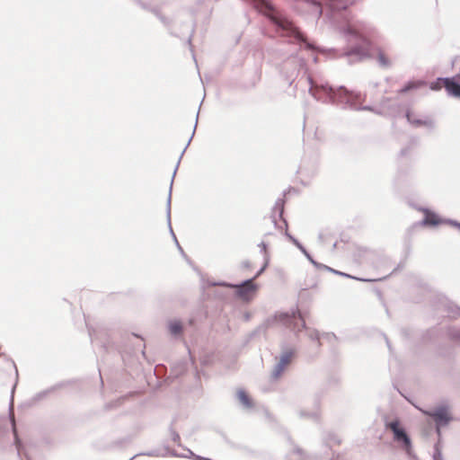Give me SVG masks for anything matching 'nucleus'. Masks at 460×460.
Returning a JSON list of instances; mask_svg holds the SVG:
<instances>
[{"instance_id":"1","label":"nucleus","mask_w":460,"mask_h":460,"mask_svg":"<svg viewBox=\"0 0 460 460\" xmlns=\"http://www.w3.org/2000/svg\"><path fill=\"white\" fill-rule=\"evenodd\" d=\"M261 13L268 16L275 24L287 31V36L294 37L298 42L305 43L307 49L313 48V46L306 41V38L299 29L296 27L292 22L283 17L279 11L265 0H261Z\"/></svg>"},{"instance_id":"2","label":"nucleus","mask_w":460,"mask_h":460,"mask_svg":"<svg viewBox=\"0 0 460 460\" xmlns=\"http://www.w3.org/2000/svg\"><path fill=\"white\" fill-rule=\"evenodd\" d=\"M198 119H199V112L197 113V117H196V122H195V125H194V128H193V131H192V134L190 137V139L188 140L187 142V145L185 146L184 149L182 150L179 159H178V162H177V164L175 166V169L173 171V173H172V181H171V185H170V190H169V194H168V199H167V204H166V216H167V222H168V226H169V228H170V232L174 239V242L177 245V248L179 249V251L181 252V253L186 257L182 248L181 247L173 231H172V226H171V199H172V183H173V179L175 177V174H176V172L178 170V167L180 165V163H181V160L186 151V149L188 148V146H190L194 135H195V131H196V128H197V124H198Z\"/></svg>"},{"instance_id":"3","label":"nucleus","mask_w":460,"mask_h":460,"mask_svg":"<svg viewBox=\"0 0 460 460\" xmlns=\"http://www.w3.org/2000/svg\"><path fill=\"white\" fill-rule=\"evenodd\" d=\"M198 119H199V112L197 113V117H196V122H195V125H194V128H193V131H192V134L190 137V139L188 140L187 142V145L185 146L184 149L182 150L179 159H178V162H177V164L175 166V169L173 171V173H172V181H171V185H170V190H169V194H168V199H167V204H166V216H167V222H168V226H169V228H170V232L174 239V242L177 245V248L179 249V251L181 252V253L186 257L182 248L181 247L173 231H172V226H171V199H172V183H173V179L175 177V174H176V172L178 170V167L180 165V163H181V160L186 151V149L188 148V146H190L194 135H195V131H196V128H197V124H198Z\"/></svg>"},{"instance_id":"4","label":"nucleus","mask_w":460,"mask_h":460,"mask_svg":"<svg viewBox=\"0 0 460 460\" xmlns=\"http://www.w3.org/2000/svg\"><path fill=\"white\" fill-rule=\"evenodd\" d=\"M212 286H226L234 288L235 295L243 300H249L255 293V286L252 279H245L238 285H232L226 282H214Z\"/></svg>"},{"instance_id":"5","label":"nucleus","mask_w":460,"mask_h":460,"mask_svg":"<svg viewBox=\"0 0 460 460\" xmlns=\"http://www.w3.org/2000/svg\"><path fill=\"white\" fill-rule=\"evenodd\" d=\"M386 429H390L394 434V441L402 443L404 449L409 452L411 448V442L404 429L402 427L398 420L387 422Z\"/></svg>"},{"instance_id":"6","label":"nucleus","mask_w":460,"mask_h":460,"mask_svg":"<svg viewBox=\"0 0 460 460\" xmlns=\"http://www.w3.org/2000/svg\"><path fill=\"white\" fill-rule=\"evenodd\" d=\"M279 320L295 331H301L305 328V323L300 313H294L292 315L280 314Z\"/></svg>"},{"instance_id":"7","label":"nucleus","mask_w":460,"mask_h":460,"mask_svg":"<svg viewBox=\"0 0 460 460\" xmlns=\"http://www.w3.org/2000/svg\"><path fill=\"white\" fill-rule=\"evenodd\" d=\"M294 358L295 351L293 349H288L281 354L274 373L276 377L281 375V373L290 365Z\"/></svg>"},{"instance_id":"8","label":"nucleus","mask_w":460,"mask_h":460,"mask_svg":"<svg viewBox=\"0 0 460 460\" xmlns=\"http://www.w3.org/2000/svg\"><path fill=\"white\" fill-rule=\"evenodd\" d=\"M67 385H68V382H60V383H58L43 391H40V392L35 394L30 399L31 404H36L40 401L47 398L50 394L54 393L55 391L58 390V389L65 387Z\"/></svg>"},{"instance_id":"9","label":"nucleus","mask_w":460,"mask_h":460,"mask_svg":"<svg viewBox=\"0 0 460 460\" xmlns=\"http://www.w3.org/2000/svg\"><path fill=\"white\" fill-rule=\"evenodd\" d=\"M235 398L239 402V406L244 411H251L255 407L252 399L250 397L248 393L243 388H239L236 391Z\"/></svg>"},{"instance_id":"10","label":"nucleus","mask_w":460,"mask_h":460,"mask_svg":"<svg viewBox=\"0 0 460 460\" xmlns=\"http://www.w3.org/2000/svg\"><path fill=\"white\" fill-rule=\"evenodd\" d=\"M446 90L452 95L460 98V84L456 79L446 78L443 80Z\"/></svg>"},{"instance_id":"11","label":"nucleus","mask_w":460,"mask_h":460,"mask_svg":"<svg viewBox=\"0 0 460 460\" xmlns=\"http://www.w3.org/2000/svg\"><path fill=\"white\" fill-rule=\"evenodd\" d=\"M422 412L432 417L437 422H447L450 420L449 414L445 409H439L434 411H422Z\"/></svg>"},{"instance_id":"12","label":"nucleus","mask_w":460,"mask_h":460,"mask_svg":"<svg viewBox=\"0 0 460 460\" xmlns=\"http://www.w3.org/2000/svg\"><path fill=\"white\" fill-rule=\"evenodd\" d=\"M375 58L383 67H388L392 64V60L386 51L383 49H377L376 50Z\"/></svg>"},{"instance_id":"13","label":"nucleus","mask_w":460,"mask_h":460,"mask_svg":"<svg viewBox=\"0 0 460 460\" xmlns=\"http://www.w3.org/2000/svg\"><path fill=\"white\" fill-rule=\"evenodd\" d=\"M288 460H307L306 453L300 447L294 446L288 452Z\"/></svg>"},{"instance_id":"14","label":"nucleus","mask_w":460,"mask_h":460,"mask_svg":"<svg viewBox=\"0 0 460 460\" xmlns=\"http://www.w3.org/2000/svg\"><path fill=\"white\" fill-rule=\"evenodd\" d=\"M168 330L172 336L181 335L182 332V324L178 320H171L168 322Z\"/></svg>"},{"instance_id":"15","label":"nucleus","mask_w":460,"mask_h":460,"mask_svg":"<svg viewBox=\"0 0 460 460\" xmlns=\"http://www.w3.org/2000/svg\"><path fill=\"white\" fill-rule=\"evenodd\" d=\"M261 250L263 252V266L261 268V274L265 270L266 268L270 266V250L268 245L264 243H261Z\"/></svg>"},{"instance_id":"16","label":"nucleus","mask_w":460,"mask_h":460,"mask_svg":"<svg viewBox=\"0 0 460 460\" xmlns=\"http://www.w3.org/2000/svg\"><path fill=\"white\" fill-rule=\"evenodd\" d=\"M440 220L438 217L432 212H429L428 210L425 211V218H424V225H430V226H436L439 224Z\"/></svg>"},{"instance_id":"17","label":"nucleus","mask_w":460,"mask_h":460,"mask_svg":"<svg viewBox=\"0 0 460 460\" xmlns=\"http://www.w3.org/2000/svg\"><path fill=\"white\" fill-rule=\"evenodd\" d=\"M12 425H13V435H14V443H15V447H16V449H17V452L18 454L20 455L21 451H22V441L21 439L19 438L18 437V434H17V430H16V427H15V423H14V420L12 419Z\"/></svg>"},{"instance_id":"18","label":"nucleus","mask_w":460,"mask_h":460,"mask_svg":"<svg viewBox=\"0 0 460 460\" xmlns=\"http://www.w3.org/2000/svg\"><path fill=\"white\" fill-rule=\"evenodd\" d=\"M153 12H154V13L155 14V16L160 20V22H161L164 25H165V26L170 25V23H171V20H170L168 17H166V16L163 15L162 13H159L158 11H156V10H154Z\"/></svg>"},{"instance_id":"19","label":"nucleus","mask_w":460,"mask_h":460,"mask_svg":"<svg viewBox=\"0 0 460 460\" xmlns=\"http://www.w3.org/2000/svg\"><path fill=\"white\" fill-rule=\"evenodd\" d=\"M361 29L355 25H348L347 31L348 33L361 37Z\"/></svg>"},{"instance_id":"20","label":"nucleus","mask_w":460,"mask_h":460,"mask_svg":"<svg viewBox=\"0 0 460 460\" xmlns=\"http://www.w3.org/2000/svg\"><path fill=\"white\" fill-rule=\"evenodd\" d=\"M243 2L252 5V7L259 12V0H243Z\"/></svg>"},{"instance_id":"21","label":"nucleus","mask_w":460,"mask_h":460,"mask_svg":"<svg viewBox=\"0 0 460 460\" xmlns=\"http://www.w3.org/2000/svg\"><path fill=\"white\" fill-rule=\"evenodd\" d=\"M171 434H172V441L174 443H178L179 444V442L181 440L180 435L176 431H174V430H172Z\"/></svg>"},{"instance_id":"22","label":"nucleus","mask_w":460,"mask_h":460,"mask_svg":"<svg viewBox=\"0 0 460 460\" xmlns=\"http://www.w3.org/2000/svg\"><path fill=\"white\" fill-rule=\"evenodd\" d=\"M313 139H316V140H320V139H321V137H320V136H318V128H315V130H314V137H311V136H310V135H308V136L306 137V140H307V141H311V140H313Z\"/></svg>"},{"instance_id":"23","label":"nucleus","mask_w":460,"mask_h":460,"mask_svg":"<svg viewBox=\"0 0 460 460\" xmlns=\"http://www.w3.org/2000/svg\"><path fill=\"white\" fill-rule=\"evenodd\" d=\"M414 86H415V84H408V85H406L404 88H402V89L401 90V92H402V93H405V92L409 91L410 89H411V88H412V87H414Z\"/></svg>"},{"instance_id":"24","label":"nucleus","mask_w":460,"mask_h":460,"mask_svg":"<svg viewBox=\"0 0 460 460\" xmlns=\"http://www.w3.org/2000/svg\"><path fill=\"white\" fill-rule=\"evenodd\" d=\"M146 456H156L157 455L155 454L154 452H149V453H146Z\"/></svg>"},{"instance_id":"25","label":"nucleus","mask_w":460,"mask_h":460,"mask_svg":"<svg viewBox=\"0 0 460 460\" xmlns=\"http://www.w3.org/2000/svg\"><path fill=\"white\" fill-rule=\"evenodd\" d=\"M258 276H259V271H258V272H256V274H255V278H257Z\"/></svg>"},{"instance_id":"26","label":"nucleus","mask_w":460,"mask_h":460,"mask_svg":"<svg viewBox=\"0 0 460 460\" xmlns=\"http://www.w3.org/2000/svg\"><path fill=\"white\" fill-rule=\"evenodd\" d=\"M324 90L327 91V88L324 87ZM329 91H332V88H328Z\"/></svg>"}]
</instances>
